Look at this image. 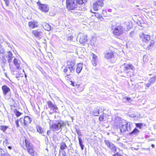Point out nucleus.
<instances>
[{"label":"nucleus","instance_id":"nucleus-1","mask_svg":"<svg viewBox=\"0 0 156 156\" xmlns=\"http://www.w3.org/2000/svg\"><path fill=\"white\" fill-rule=\"evenodd\" d=\"M121 68L125 73V75L122 76L129 78L133 76V71L135 70V68L132 64L130 63H125L121 66Z\"/></svg>","mask_w":156,"mask_h":156},{"label":"nucleus","instance_id":"nucleus-2","mask_svg":"<svg viewBox=\"0 0 156 156\" xmlns=\"http://www.w3.org/2000/svg\"><path fill=\"white\" fill-rule=\"evenodd\" d=\"M66 63L67 65L64 68V72L67 75H69L73 73L74 71L75 63L73 61H68Z\"/></svg>","mask_w":156,"mask_h":156},{"label":"nucleus","instance_id":"nucleus-3","mask_svg":"<svg viewBox=\"0 0 156 156\" xmlns=\"http://www.w3.org/2000/svg\"><path fill=\"white\" fill-rule=\"evenodd\" d=\"M64 122L62 121H58L54 122L50 126L51 130L53 131H60L62 129V127L63 126Z\"/></svg>","mask_w":156,"mask_h":156},{"label":"nucleus","instance_id":"nucleus-4","mask_svg":"<svg viewBox=\"0 0 156 156\" xmlns=\"http://www.w3.org/2000/svg\"><path fill=\"white\" fill-rule=\"evenodd\" d=\"M26 147L27 148V150L29 153L32 156H36L37 153L34 150L33 147L32 145L27 140H25Z\"/></svg>","mask_w":156,"mask_h":156},{"label":"nucleus","instance_id":"nucleus-5","mask_svg":"<svg viewBox=\"0 0 156 156\" xmlns=\"http://www.w3.org/2000/svg\"><path fill=\"white\" fill-rule=\"evenodd\" d=\"M124 30V29L122 26H117L114 29L113 33L116 37L119 38V37L123 34Z\"/></svg>","mask_w":156,"mask_h":156},{"label":"nucleus","instance_id":"nucleus-6","mask_svg":"<svg viewBox=\"0 0 156 156\" xmlns=\"http://www.w3.org/2000/svg\"><path fill=\"white\" fill-rule=\"evenodd\" d=\"M66 6L69 10H73L77 7L76 2L75 0H67Z\"/></svg>","mask_w":156,"mask_h":156},{"label":"nucleus","instance_id":"nucleus-7","mask_svg":"<svg viewBox=\"0 0 156 156\" xmlns=\"http://www.w3.org/2000/svg\"><path fill=\"white\" fill-rule=\"evenodd\" d=\"M19 121L22 126H27L30 123L31 120L29 116H26L23 118H20Z\"/></svg>","mask_w":156,"mask_h":156},{"label":"nucleus","instance_id":"nucleus-8","mask_svg":"<svg viewBox=\"0 0 156 156\" xmlns=\"http://www.w3.org/2000/svg\"><path fill=\"white\" fill-rule=\"evenodd\" d=\"M103 4V0H94L93 5L94 10L95 11L98 10L99 6L102 7Z\"/></svg>","mask_w":156,"mask_h":156},{"label":"nucleus","instance_id":"nucleus-9","mask_svg":"<svg viewBox=\"0 0 156 156\" xmlns=\"http://www.w3.org/2000/svg\"><path fill=\"white\" fill-rule=\"evenodd\" d=\"M37 4L38 5L39 8L41 10L45 12H47L49 11V7L47 5L42 4L39 1L37 2Z\"/></svg>","mask_w":156,"mask_h":156},{"label":"nucleus","instance_id":"nucleus-10","mask_svg":"<svg viewBox=\"0 0 156 156\" xmlns=\"http://www.w3.org/2000/svg\"><path fill=\"white\" fill-rule=\"evenodd\" d=\"M77 38H79V42L81 44L85 43L87 41L86 35L82 33H80L79 34Z\"/></svg>","mask_w":156,"mask_h":156},{"label":"nucleus","instance_id":"nucleus-11","mask_svg":"<svg viewBox=\"0 0 156 156\" xmlns=\"http://www.w3.org/2000/svg\"><path fill=\"white\" fill-rule=\"evenodd\" d=\"M139 37L143 41L146 43L148 42L151 39L150 35H146L144 33H140Z\"/></svg>","mask_w":156,"mask_h":156},{"label":"nucleus","instance_id":"nucleus-12","mask_svg":"<svg viewBox=\"0 0 156 156\" xmlns=\"http://www.w3.org/2000/svg\"><path fill=\"white\" fill-rule=\"evenodd\" d=\"M130 123L127 122L125 125H122L120 127V132L122 133H124L126 132V130L128 131L130 129Z\"/></svg>","mask_w":156,"mask_h":156},{"label":"nucleus","instance_id":"nucleus-13","mask_svg":"<svg viewBox=\"0 0 156 156\" xmlns=\"http://www.w3.org/2000/svg\"><path fill=\"white\" fill-rule=\"evenodd\" d=\"M105 143L112 151L115 152L116 151L117 147L112 142H110L108 140H105Z\"/></svg>","mask_w":156,"mask_h":156},{"label":"nucleus","instance_id":"nucleus-14","mask_svg":"<svg viewBox=\"0 0 156 156\" xmlns=\"http://www.w3.org/2000/svg\"><path fill=\"white\" fill-rule=\"evenodd\" d=\"M116 54L115 52H114L112 51L107 52L105 54V57L107 59H110L114 57Z\"/></svg>","mask_w":156,"mask_h":156},{"label":"nucleus","instance_id":"nucleus-15","mask_svg":"<svg viewBox=\"0 0 156 156\" xmlns=\"http://www.w3.org/2000/svg\"><path fill=\"white\" fill-rule=\"evenodd\" d=\"M47 104L48 108L54 111H56L58 109V108L55 105H54L50 101H48L47 102Z\"/></svg>","mask_w":156,"mask_h":156},{"label":"nucleus","instance_id":"nucleus-16","mask_svg":"<svg viewBox=\"0 0 156 156\" xmlns=\"http://www.w3.org/2000/svg\"><path fill=\"white\" fill-rule=\"evenodd\" d=\"M28 26L31 28H34L38 27V25L36 21H30L28 22Z\"/></svg>","mask_w":156,"mask_h":156},{"label":"nucleus","instance_id":"nucleus-17","mask_svg":"<svg viewBox=\"0 0 156 156\" xmlns=\"http://www.w3.org/2000/svg\"><path fill=\"white\" fill-rule=\"evenodd\" d=\"M5 54L7 55L8 58V62L9 64V66H10L13 58V54L11 52L9 51L6 52Z\"/></svg>","mask_w":156,"mask_h":156},{"label":"nucleus","instance_id":"nucleus-18","mask_svg":"<svg viewBox=\"0 0 156 156\" xmlns=\"http://www.w3.org/2000/svg\"><path fill=\"white\" fill-rule=\"evenodd\" d=\"M13 63L17 69L19 70L20 69V66L21 64V62L19 60L15 58L13 60Z\"/></svg>","mask_w":156,"mask_h":156},{"label":"nucleus","instance_id":"nucleus-19","mask_svg":"<svg viewBox=\"0 0 156 156\" xmlns=\"http://www.w3.org/2000/svg\"><path fill=\"white\" fill-rule=\"evenodd\" d=\"M2 90L3 94L4 95L6 96L7 93L10 91V88L6 85H3L2 87Z\"/></svg>","mask_w":156,"mask_h":156},{"label":"nucleus","instance_id":"nucleus-20","mask_svg":"<svg viewBox=\"0 0 156 156\" xmlns=\"http://www.w3.org/2000/svg\"><path fill=\"white\" fill-rule=\"evenodd\" d=\"M92 62L93 65L94 66H96L97 63V58L98 57L95 54H92Z\"/></svg>","mask_w":156,"mask_h":156},{"label":"nucleus","instance_id":"nucleus-21","mask_svg":"<svg viewBox=\"0 0 156 156\" xmlns=\"http://www.w3.org/2000/svg\"><path fill=\"white\" fill-rule=\"evenodd\" d=\"M34 36L37 37H41L42 35V32L40 31H38L37 30H34L32 32Z\"/></svg>","mask_w":156,"mask_h":156},{"label":"nucleus","instance_id":"nucleus-22","mask_svg":"<svg viewBox=\"0 0 156 156\" xmlns=\"http://www.w3.org/2000/svg\"><path fill=\"white\" fill-rule=\"evenodd\" d=\"M76 89L80 92L83 91L84 89V86L83 85L77 84H76Z\"/></svg>","mask_w":156,"mask_h":156},{"label":"nucleus","instance_id":"nucleus-23","mask_svg":"<svg viewBox=\"0 0 156 156\" xmlns=\"http://www.w3.org/2000/svg\"><path fill=\"white\" fill-rule=\"evenodd\" d=\"M67 148V147L66 143L64 142H61L60 144V150H59V152H61V150L63 151L64 150Z\"/></svg>","mask_w":156,"mask_h":156},{"label":"nucleus","instance_id":"nucleus-24","mask_svg":"<svg viewBox=\"0 0 156 156\" xmlns=\"http://www.w3.org/2000/svg\"><path fill=\"white\" fill-rule=\"evenodd\" d=\"M43 26L45 30L48 31L50 30L51 27L49 24L44 23L43 24Z\"/></svg>","mask_w":156,"mask_h":156},{"label":"nucleus","instance_id":"nucleus-25","mask_svg":"<svg viewBox=\"0 0 156 156\" xmlns=\"http://www.w3.org/2000/svg\"><path fill=\"white\" fill-rule=\"evenodd\" d=\"M83 64L82 63H79L77 64V67L76 69V71L77 73H80L83 68Z\"/></svg>","mask_w":156,"mask_h":156},{"label":"nucleus","instance_id":"nucleus-26","mask_svg":"<svg viewBox=\"0 0 156 156\" xmlns=\"http://www.w3.org/2000/svg\"><path fill=\"white\" fill-rule=\"evenodd\" d=\"M155 43V41L154 40H151L150 44L147 47V48L148 49H150L151 47L152 46H153L154 45Z\"/></svg>","mask_w":156,"mask_h":156},{"label":"nucleus","instance_id":"nucleus-27","mask_svg":"<svg viewBox=\"0 0 156 156\" xmlns=\"http://www.w3.org/2000/svg\"><path fill=\"white\" fill-rule=\"evenodd\" d=\"M76 4H78L79 5L85 4L87 2V0H76Z\"/></svg>","mask_w":156,"mask_h":156},{"label":"nucleus","instance_id":"nucleus-28","mask_svg":"<svg viewBox=\"0 0 156 156\" xmlns=\"http://www.w3.org/2000/svg\"><path fill=\"white\" fill-rule=\"evenodd\" d=\"M139 133V130L137 128H135L132 132L130 133V134L136 135Z\"/></svg>","mask_w":156,"mask_h":156},{"label":"nucleus","instance_id":"nucleus-29","mask_svg":"<svg viewBox=\"0 0 156 156\" xmlns=\"http://www.w3.org/2000/svg\"><path fill=\"white\" fill-rule=\"evenodd\" d=\"M156 80V77L154 76L148 80V82L152 84L154 83Z\"/></svg>","mask_w":156,"mask_h":156},{"label":"nucleus","instance_id":"nucleus-30","mask_svg":"<svg viewBox=\"0 0 156 156\" xmlns=\"http://www.w3.org/2000/svg\"><path fill=\"white\" fill-rule=\"evenodd\" d=\"M99 110L98 109H95L94 110L93 115L94 116H98L99 114Z\"/></svg>","mask_w":156,"mask_h":156},{"label":"nucleus","instance_id":"nucleus-31","mask_svg":"<svg viewBox=\"0 0 156 156\" xmlns=\"http://www.w3.org/2000/svg\"><path fill=\"white\" fill-rule=\"evenodd\" d=\"M36 129H37V131L38 132L40 133L41 134H43L44 133V131L41 127L38 126H37L36 127Z\"/></svg>","mask_w":156,"mask_h":156},{"label":"nucleus","instance_id":"nucleus-32","mask_svg":"<svg viewBox=\"0 0 156 156\" xmlns=\"http://www.w3.org/2000/svg\"><path fill=\"white\" fill-rule=\"evenodd\" d=\"M2 61L3 63H5L7 61H8V58L7 55L5 54L2 57Z\"/></svg>","mask_w":156,"mask_h":156},{"label":"nucleus","instance_id":"nucleus-33","mask_svg":"<svg viewBox=\"0 0 156 156\" xmlns=\"http://www.w3.org/2000/svg\"><path fill=\"white\" fill-rule=\"evenodd\" d=\"M8 128L7 126H1L0 127V129L3 132H5Z\"/></svg>","mask_w":156,"mask_h":156},{"label":"nucleus","instance_id":"nucleus-34","mask_svg":"<svg viewBox=\"0 0 156 156\" xmlns=\"http://www.w3.org/2000/svg\"><path fill=\"white\" fill-rule=\"evenodd\" d=\"M5 2V4L6 6H8L9 5L11 2L12 0H3Z\"/></svg>","mask_w":156,"mask_h":156},{"label":"nucleus","instance_id":"nucleus-35","mask_svg":"<svg viewBox=\"0 0 156 156\" xmlns=\"http://www.w3.org/2000/svg\"><path fill=\"white\" fill-rule=\"evenodd\" d=\"M15 113L17 117H18L20 116L21 115V113L20 112L18 111L17 110H16L15 112Z\"/></svg>","mask_w":156,"mask_h":156},{"label":"nucleus","instance_id":"nucleus-36","mask_svg":"<svg viewBox=\"0 0 156 156\" xmlns=\"http://www.w3.org/2000/svg\"><path fill=\"white\" fill-rule=\"evenodd\" d=\"M129 87L131 90H135L136 89L135 88V85L133 84H132L131 85H130Z\"/></svg>","mask_w":156,"mask_h":156},{"label":"nucleus","instance_id":"nucleus-37","mask_svg":"<svg viewBox=\"0 0 156 156\" xmlns=\"http://www.w3.org/2000/svg\"><path fill=\"white\" fill-rule=\"evenodd\" d=\"M95 16L96 17L99 19H100L102 17V16L98 13H95Z\"/></svg>","mask_w":156,"mask_h":156},{"label":"nucleus","instance_id":"nucleus-38","mask_svg":"<svg viewBox=\"0 0 156 156\" xmlns=\"http://www.w3.org/2000/svg\"><path fill=\"white\" fill-rule=\"evenodd\" d=\"M4 51L3 48L0 45V54L3 53Z\"/></svg>","mask_w":156,"mask_h":156},{"label":"nucleus","instance_id":"nucleus-39","mask_svg":"<svg viewBox=\"0 0 156 156\" xmlns=\"http://www.w3.org/2000/svg\"><path fill=\"white\" fill-rule=\"evenodd\" d=\"M143 60L144 62L147 61L148 60L147 56L146 55H144L143 56Z\"/></svg>","mask_w":156,"mask_h":156},{"label":"nucleus","instance_id":"nucleus-40","mask_svg":"<svg viewBox=\"0 0 156 156\" xmlns=\"http://www.w3.org/2000/svg\"><path fill=\"white\" fill-rule=\"evenodd\" d=\"M136 127L141 129L142 126V123H136Z\"/></svg>","mask_w":156,"mask_h":156},{"label":"nucleus","instance_id":"nucleus-41","mask_svg":"<svg viewBox=\"0 0 156 156\" xmlns=\"http://www.w3.org/2000/svg\"><path fill=\"white\" fill-rule=\"evenodd\" d=\"M78 138L79 144L80 145H81L82 144H83V143L82 140L81 138H80L79 137H78Z\"/></svg>","mask_w":156,"mask_h":156},{"label":"nucleus","instance_id":"nucleus-42","mask_svg":"<svg viewBox=\"0 0 156 156\" xmlns=\"http://www.w3.org/2000/svg\"><path fill=\"white\" fill-rule=\"evenodd\" d=\"M73 38V35H71L70 36H68L67 37V39L68 40H72Z\"/></svg>","mask_w":156,"mask_h":156},{"label":"nucleus","instance_id":"nucleus-43","mask_svg":"<svg viewBox=\"0 0 156 156\" xmlns=\"http://www.w3.org/2000/svg\"><path fill=\"white\" fill-rule=\"evenodd\" d=\"M19 120H16V121H15V123H16V126L17 127H18L20 126V125L19 124Z\"/></svg>","mask_w":156,"mask_h":156},{"label":"nucleus","instance_id":"nucleus-44","mask_svg":"<svg viewBox=\"0 0 156 156\" xmlns=\"http://www.w3.org/2000/svg\"><path fill=\"white\" fill-rule=\"evenodd\" d=\"M104 119V115H101L99 118V120L100 121H102Z\"/></svg>","mask_w":156,"mask_h":156},{"label":"nucleus","instance_id":"nucleus-45","mask_svg":"<svg viewBox=\"0 0 156 156\" xmlns=\"http://www.w3.org/2000/svg\"><path fill=\"white\" fill-rule=\"evenodd\" d=\"M152 84L150 82H149L145 84V86L146 87H149Z\"/></svg>","mask_w":156,"mask_h":156},{"label":"nucleus","instance_id":"nucleus-46","mask_svg":"<svg viewBox=\"0 0 156 156\" xmlns=\"http://www.w3.org/2000/svg\"><path fill=\"white\" fill-rule=\"evenodd\" d=\"M1 156H9L8 154L7 153H5L2 154L1 153Z\"/></svg>","mask_w":156,"mask_h":156},{"label":"nucleus","instance_id":"nucleus-47","mask_svg":"<svg viewBox=\"0 0 156 156\" xmlns=\"http://www.w3.org/2000/svg\"><path fill=\"white\" fill-rule=\"evenodd\" d=\"M134 34V31H132L130 33L129 35L130 36L132 37V36Z\"/></svg>","mask_w":156,"mask_h":156},{"label":"nucleus","instance_id":"nucleus-48","mask_svg":"<svg viewBox=\"0 0 156 156\" xmlns=\"http://www.w3.org/2000/svg\"><path fill=\"white\" fill-rule=\"evenodd\" d=\"M76 84H77L76 83H75L72 81H71V85L74 87H76Z\"/></svg>","mask_w":156,"mask_h":156},{"label":"nucleus","instance_id":"nucleus-49","mask_svg":"<svg viewBox=\"0 0 156 156\" xmlns=\"http://www.w3.org/2000/svg\"><path fill=\"white\" fill-rule=\"evenodd\" d=\"M76 133L79 136H81V133L80 131L79 130H77Z\"/></svg>","mask_w":156,"mask_h":156},{"label":"nucleus","instance_id":"nucleus-50","mask_svg":"<svg viewBox=\"0 0 156 156\" xmlns=\"http://www.w3.org/2000/svg\"><path fill=\"white\" fill-rule=\"evenodd\" d=\"M113 156H123L121 154H119L118 153H117L113 155Z\"/></svg>","mask_w":156,"mask_h":156},{"label":"nucleus","instance_id":"nucleus-51","mask_svg":"<svg viewBox=\"0 0 156 156\" xmlns=\"http://www.w3.org/2000/svg\"><path fill=\"white\" fill-rule=\"evenodd\" d=\"M62 156H66V153L65 151H64L62 153Z\"/></svg>","mask_w":156,"mask_h":156},{"label":"nucleus","instance_id":"nucleus-52","mask_svg":"<svg viewBox=\"0 0 156 156\" xmlns=\"http://www.w3.org/2000/svg\"><path fill=\"white\" fill-rule=\"evenodd\" d=\"M80 146L81 147V149L82 150H83L84 145L83 144H82L81 145H80Z\"/></svg>","mask_w":156,"mask_h":156},{"label":"nucleus","instance_id":"nucleus-53","mask_svg":"<svg viewBox=\"0 0 156 156\" xmlns=\"http://www.w3.org/2000/svg\"><path fill=\"white\" fill-rule=\"evenodd\" d=\"M126 99L128 101H129V100H130L131 99L130 98H128V97H126Z\"/></svg>","mask_w":156,"mask_h":156},{"label":"nucleus","instance_id":"nucleus-54","mask_svg":"<svg viewBox=\"0 0 156 156\" xmlns=\"http://www.w3.org/2000/svg\"><path fill=\"white\" fill-rule=\"evenodd\" d=\"M50 133H51V131H50L49 130L47 132V133L48 135H49Z\"/></svg>","mask_w":156,"mask_h":156},{"label":"nucleus","instance_id":"nucleus-55","mask_svg":"<svg viewBox=\"0 0 156 156\" xmlns=\"http://www.w3.org/2000/svg\"><path fill=\"white\" fill-rule=\"evenodd\" d=\"M151 146L153 148H154L155 147L154 145L153 144H152Z\"/></svg>","mask_w":156,"mask_h":156},{"label":"nucleus","instance_id":"nucleus-56","mask_svg":"<svg viewBox=\"0 0 156 156\" xmlns=\"http://www.w3.org/2000/svg\"><path fill=\"white\" fill-rule=\"evenodd\" d=\"M154 4L156 6V1H155L154 2Z\"/></svg>","mask_w":156,"mask_h":156},{"label":"nucleus","instance_id":"nucleus-57","mask_svg":"<svg viewBox=\"0 0 156 156\" xmlns=\"http://www.w3.org/2000/svg\"><path fill=\"white\" fill-rule=\"evenodd\" d=\"M7 142V140H5L4 142V143H6Z\"/></svg>","mask_w":156,"mask_h":156},{"label":"nucleus","instance_id":"nucleus-58","mask_svg":"<svg viewBox=\"0 0 156 156\" xmlns=\"http://www.w3.org/2000/svg\"><path fill=\"white\" fill-rule=\"evenodd\" d=\"M8 147L9 149H11L12 148V147L10 146H9Z\"/></svg>","mask_w":156,"mask_h":156},{"label":"nucleus","instance_id":"nucleus-59","mask_svg":"<svg viewBox=\"0 0 156 156\" xmlns=\"http://www.w3.org/2000/svg\"><path fill=\"white\" fill-rule=\"evenodd\" d=\"M5 75L6 77H8L7 74L6 73H5Z\"/></svg>","mask_w":156,"mask_h":156},{"label":"nucleus","instance_id":"nucleus-60","mask_svg":"<svg viewBox=\"0 0 156 156\" xmlns=\"http://www.w3.org/2000/svg\"><path fill=\"white\" fill-rule=\"evenodd\" d=\"M25 77H27V75H25Z\"/></svg>","mask_w":156,"mask_h":156}]
</instances>
